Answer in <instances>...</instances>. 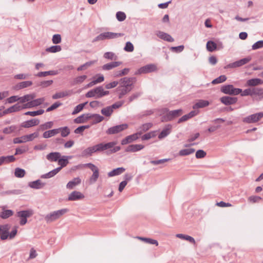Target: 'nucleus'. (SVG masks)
I'll return each instance as SVG.
<instances>
[{"mask_svg": "<svg viewBox=\"0 0 263 263\" xmlns=\"http://www.w3.org/2000/svg\"><path fill=\"white\" fill-rule=\"evenodd\" d=\"M71 156H63L62 157L61 156V157L59 158L58 160V164L60 165V166L58 167V168H60V170L64 167H65L68 163H69L68 159L71 158Z\"/></svg>", "mask_w": 263, "mask_h": 263, "instance_id": "obj_25", "label": "nucleus"}, {"mask_svg": "<svg viewBox=\"0 0 263 263\" xmlns=\"http://www.w3.org/2000/svg\"><path fill=\"white\" fill-rule=\"evenodd\" d=\"M195 151L193 148L181 149L179 151V154L181 156H184L193 154Z\"/></svg>", "mask_w": 263, "mask_h": 263, "instance_id": "obj_45", "label": "nucleus"}, {"mask_svg": "<svg viewBox=\"0 0 263 263\" xmlns=\"http://www.w3.org/2000/svg\"><path fill=\"white\" fill-rule=\"evenodd\" d=\"M17 126L15 125H11L3 128V133L5 134H11L16 131Z\"/></svg>", "mask_w": 263, "mask_h": 263, "instance_id": "obj_39", "label": "nucleus"}, {"mask_svg": "<svg viewBox=\"0 0 263 263\" xmlns=\"http://www.w3.org/2000/svg\"><path fill=\"white\" fill-rule=\"evenodd\" d=\"M69 95V91H61L58 92L54 94L52 96V98L53 99L56 100L60 98H64L65 97L68 96Z\"/></svg>", "mask_w": 263, "mask_h": 263, "instance_id": "obj_40", "label": "nucleus"}, {"mask_svg": "<svg viewBox=\"0 0 263 263\" xmlns=\"http://www.w3.org/2000/svg\"><path fill=\"white\" fill-rule=\"evenodd\" d=\"M263 84V81L258 78H253L247 80L246 85L248 86H256Z\"/></svg>", "mask_w": 263, "mask_h": 263, "instance_id": "obj_26", "label": "nucleus"}, {"mask_svg": "<svg viewBox=\"0 0 263 263\" xmlns=\"http://www.w3.org/2000/svg\"><path fill=\"white\" fill-rule=\"evenodd\" d=\"M7 208V205L0 206V209L2 210V211L0 212V218L3 219H7L12 216L14 214L13 211L12 210H8Z\"/></svg>", "mask_w": 263, "mask_h": 263, "instance_id": "obj_11", "label": "nucleus"}, {"mask_svg": "<svg viewBox=\"0 0 263 263\" xmlns=\"http://www.w3.org/2000/svg\"><path fill=\"white\" fill-rule=\"evenodd\" d=\"M116 143L115 142H109L106 143H100L96 145V149L98 152L104 151L113 147Z\"/></svg>", "mask_w": 263, "mask_h": 263, "instance_id": "obj_12", "label": "nucleus"}, {"mask_svg": "<svg viewBox=\"0 0 263 263\" xmlns=\"http://www.w3.org/2000/svg\"><path fill=\"white\" fill-rule=\"evenodd\" d=\"M172 128V125L171 124L166 125L158 135V138L162 139L167 137L171 133Z\"/></svg>", "mask_w": 263, "mask_h": 263, "instance_id": "obj_19", "label": "nucleus"}, {"mask_svg": "<svg viewBox=\"0 0 263 263\" xmlns=\"http://www.w3.org/2000/svg\"><path fill=\"white\" fill-rule=\"evenodd\" d=\"M10 226L8 224L0 225V238L2 240H6L8 238Z\"/></svg>", "mask_w": 263, "mask_h": 263, "instance_id": "obj_14", "label": "nucleus"}, {"mask_svg": "<svg viewBox=\"0 0 263 263\" xmlns=\"http://www.w3.org/2000/svg\"><path fill=\"white\" fill-rule=\"evenodd\" d=\"M116 18L119 22H122L126 18V14L122 11H118L116 13Z\"/></svg>", "mask_w": 263, "mask_h": 263, "instance_id": "obj_63", "label": "nucleus"}, {"mask_svg": "<svg viewBox=\"0 0 263 263\" xmlns=\"http://www.w3.org/2000/svg\"><path fill=\"white\" fill-rule=\"evenodd\" d=\"M81 182V180L79 177L74 178L67 183L66 187L68 189H72L75 186L80 184Z\"/></svg>", "mask_w": 263, "mask_h": 263, "instance_id": "obj_28", "label": "nucleus"}, {"mask_svg": "<svg viewBox=\"0 0 263 263\" xmlns=\"http://www.w3.org/2000/svg\"><path fill=\"white\" fill-rule=\"evenodd\" d=\"M87 78V76L86 75H83L81 76L77 77L73 80V85H77L78 84L82 83L84 81V80Z\"/></svg>", "mask_w": 263, "mask_h": 263, "instance_id": "obj_60", "label": "nucleus"}, {"mask_svg": "<svg viewBox=\"0 0 263 263\" xmlns=\"http://www.w3.org/2000/svg\"><path fill=\"white\" fill-rule=\"evenodd\" d=\"M32 85V82L31 81H23L20 83H18L14 86V89L15 90H20L25 88H27L29 86H30Z\"/></svg>", "mask_w": 263, "mask_h": 263, "instance_id": "obj_29", "label": "nucleus"}, {"mask_svg": "<svg viewBox=\"0 0 263 263\" xmlns=\"http://www.w3.org/2000/svg\"><path fill=\"white\" fill-rule=\"evenodd\" d=\"M156 136L155 132H151L148 133H146L144 135H143L141 139L142 140H148L152 138L155 137Z\"/></svg>", "mask_w": 263, "mask_h": 263, "instance_id": "obj_61", "label": "nucleus"}, {"mask_svg": "<svg viewBox=\"0 0 263 263\" xmlns=\"http://www.w3.org/2000/svg\"><path fill=\"white\" fill-rule=\"evenodd\" d=\"M168 112L166 115L163 116V121H170L173 120L174 118L180 116L182 113V110L181 109L173 110L168 111L167 108L164 109Z\"/></svg>", "mask_w": 263, "mask_h": 263, "instance_id": "obj_4", "label": "nucleus"}, {"mask_svg": "<svg viewBox=\"0 0 263 263\" xmlns=\"http://www.w3.org/2000/svg\"><path fill=\"white\" fill-rule=\"evenodd\" d=\"M99 176V171H94L93 172L92 175L90 177L89 181L91 183H95L97 179H98Z\"/></svg>", "mask_w": 263, "mask_h": 263, "instance_id": "obj_59", "label": "nucleus"}, {"mask_svg": "<svg viewBox=\"0 0 263 263\" xmlns=\"http://www.w3.org/2000/svg\"><path fill=\"white\" fill-rule=\"evenodd\" d=\"M124 34L121 33H114L112 32H105L99 34L93 39L92 42L105 40L113 39L123 36Z\"/></svg>", "mask_w": 263, "mask_h": 263, "instance_id": "obj_1", "label": "nucleus"}, {"mask_svg": "<svg viewBox=\"0 0 263 263\" xmlns=\"http://www.w3.org/2000/svg\"><path fill=\"white\" fill-rule=\"evenodd\" d=\"M86 98H94L95 99H100L102 96V86L97 87L88 91L86 94Z\"/></svg>", "mask_w": 263, "mask_h": 263, "instance_id": "obj_8", "label": "nucleus"}, {"mask_svg": "<svg viewBox=\"0 0 263 263\" xmlns=\"http://www.w3.org/2000/svg\"><path fill=\"white\" fill-rule=\"evenodd\" d=\"M104 58L109 60H116L117 59V56L115 53L112 52H106L103 55Z\"/></svg>", "mask_w": 263, "mask_h": 263, "instance_id": "obj_50", "label": "nucleus"}, {"mask_svg": "<svg viewBox=\"0 0 263 263\" xmlns=\"http://www.w3.org/2000/svg\"><path fill=\"white\" fill-rule=\"evenodd\" d=\"M35 97V95L34 93L32 94H28L25 95L23 97H20V102L23 103L26 102H29L30 100L34 99Z\"/></svg>", "mask_w": 263, "mask_h": 263, "instance_id": "obj_37", "label": "nucleus"}, {"mask_svg": "<svg viewBox=\"0 0 263 263\" xmlns=\"http://www.w3.org/2000/svg\"><path fill=\"white\" fill-rule=\"evenodd\" d=\"M60 171V168L57 167L56 168L53 169V170L50 171L49 172L41 175V178H43V179L50 178L54 176Z\"/></svg>", "mask_w": 263, "mask_h": 263, "instance_id": "obj_31", "label": "nucleus"}, {"mask_svg": "<svg viewBox=\"0 0 263 263\" xmlns=\"http://www.w3.org/2000/svg\"><path fill=\"white\" fill-rule=\"evenodd\" d=\"M45 185V183H42L40 179L30 182L28 183V186L32 189L36 190L42 189Z\"/></svg>", "mask_w": 263, "mask_h": 263, "instance_id": "obj_20", "label": "nucleus"}, {"mask_svg": "<svg viewBox=\"0 0 263 263\" xmlns=\"http://www.w3.org/2000/svg\"><path fill=\"white\" fill-rule=\"evenodd\" d=\"M137 238L147 243L155 245L157 246L158 245V242L157 240L155 239L142 237H137Z\"/></svg>", "mask_w": 263, "mask_h": 263, "instance_id": "obj_43", "label": "nucleus"}, {"mask_svg": "<svg viewBox=\"0 0 263 263\" xmlns=\"http://www.w3.org/2000/svg\"><path fill=\"white\" fill-rule=\"evenodd\" d=\"M44 112V110L41 109H39V110H36V111H27V112L24 113V115H25L31 116H32V117H35V116H36L42 115Z\"/></svg>", "mask_w": 263, "mask_h": 263, "instance_id": "obj_51", "label": "nucleus"}, {"mask_svg": "<svg viewBox=\"0 0 263 263\" xmlns=\"http://www.w3.org/2000/svg\"><path fill=\"white\" fill-rule=\"evenodd\" d=\"M25 170L23 168L17 167L15 169L14 175L16 177L22 178L25 176Z\"/></svg>", "mask_w": 263, "mask_h": 263, "instance_id": "obj_48", "label": "nucleus"}, {"mask_svg": "<svg viewBox=\"0 0 263 263\" xmlns=\"http://www.w3.org/2000/svg\"><path fill=\"white\" fill-rule=\"evenodd\" d=\"M61 155L59 152H51L46 156L47 159L50 162L58 161Z\"/></svg>", "mask_w": 263, "mask_h": 263, "instance_id": "obj_23", "label": "nucleus"}, {"mask_svg": "<svg viewBox=\"0 0 263 263\" xmlns=\"http://www.w3.org/2000/svg\"><path fill=\"white\" fill-rule=\"evenodd\" d=\"M113 110L111 108L110 106L103 108L101 110V114L106 117L110 116Z\"/></svg>", "mask_w": 263, "mask_h": 263, "instance_id": "obj_49", "label": "nucleus"}, {"mask_svg": "<svg viewBox=\"0 0 263 263\" xmlns=\"http://www.w3.org/2000/svg\"><path fill=\"white\" fill-rule=\"evenodd\" d=\"M39 135V132L36 131L32 134L23 136L21 137V138L23 139L24 142L32 141L34 138L38 137Z\"/></svg>", "mask_w": 263, "mask_h": 263, "instance_id": "obj_24", "label": "nucleus"}, {"mask_svg": "<svg viewBox=\"0 0 263 263\" xmlns=\"http://www.w3.org/2000/svg\"><path fill=\"white\" fill-rule=\"evenodd\" d=\"M253 96H256L259 99L263 98V88L253 87Z\"/></svg>", "mask_w": 263, "mask_h": 263, "instance_id": "obj_38", "label": "nucleus"}, {"mask_svg": "<svg viewBox=\"0 0 263 263\" xmlns=\"http://www.w3.org/2000/svg\"><path fill=\"white\" fill-rule=\"evenodd\" d=\"M53 123L52 121L46 122L40 125V129L42 130H44L52 127Z\"/></svg>", "mask_w": 263, "mask_h": 263, "instance_id": "obj_64", "label": "nucleus"}, {"mask_svg": "<svg viewBox=\"0 0 263 263\" xmlns=\"http://www.w3.org/2000/svg\"><path fill=\"white\" fill-rule=\"evenodd\" d=\"M58 73V71L56 70H49L46 71H41L38 72L35 74L37 77H44L47 76H55Z\"/></svg>", "mask_w": 263, "mask_h": 263, "instance_id": "obj_33", "label": "nucleus"}, {"mask_svg": "<svg viewBox=\"0 0 263 263\" xmlns=\"http://www.w3.org/2000/svg\"><path fill=\"white\" fill-rule=\"evenodd\" d=\"M141 135V132H137L135 134L129 135L121 140L122 145H126L130 143L139 138V136Z\"/></svg>", "mask_w": 263, "mask_h": 263, "instance_id": "obj_13", "label": "nucleus"}, {"mask_svg": "<svg viewBox=\"0 0 263 263\" xmlns=\"http://www.w3.org/2000/svg\"><path fill=\"white\" fill-rule=\"evenodd\" d=\"M128 127L127 124H122L118 125H116L109 128L106 131V133L108 135H113L118 134Z\"/></svg>", "mask_w": 263, "mask_h": 263, "instance_id": "obj_9", "label": "nucleus"}, {"mask_svg": "<svg viewBox=\"0 0 263 263\" xmlns=\"http://www.w3.org/2000/svg\"><path fill=\"white\" fill-rule=\"evenodd\" d=\"M220 100L225 105H230L235 104L237 102L238 99L236 97L224 96L220 98Z\"/></svg>", "mask_w": 263, "mask_h": 263, "instance_id": "obj_15", "label": "nucleus"}, {"mask_svg": "<svg viewBox=\"0 0 263 263\" xmlns=\"http://www.w3.org/2000/svg\"><path fill=\"white\" fill-rule=\"evenodd\" d=\"M207 50L210 52H213L217 49V45L213 41H209L206 45Z\"/></svg>", "mask_w": 263, "mask_h": 263, "instance_id": "obj_44", "label": "nucleus"}, {"mask_svg": "<svg viewBox=\"0 0 263 263\" xmlns=\"http://www.w3.org/2000/svg\"><path fill=\"white\" fill-rule=\"evenodd\" d=\"M125 169L124 167H118L114 169L108 173V176L109 177L119 175L125 171Z\"/></svg>", "mask_w": 263, "mask_h": 263, "instance_id": "obj_32", "label": "nucleus"}, {"mask_svg": "<svg viewBox=\"0 0 263 263\" xmlns=\"http://www.w3.org/2000/svg\"><path fill=\"white\" fill-rule=\"evenodd\" d=\"M157 66L154 64H147L144 66L140 67L135 72V74H141L143 73H148L156 71Z\"/></svg>", "mask_w": 263, "mask_h": 263, "instance_id": "obj_6", "label": "nucleus"}, {"mask_svg": "<svg viewBox=\"0 0 263 263\" xmlns=\"http://www.w3.org/2000/svg\"><path fill=\"white\" fill-rule=\"evenodd\" d=\"M227 78L225 75H221L212 81V84H219L226 81Z\"/></svg>", "mask_w": 263, "mask_h": 263, "instance_id": "obj_52", "label": "nucleus"}, {"mask_svg": "<svg viewBox=\"0 0 263 263\" xmlns=\"http://www.w3.org/2000/svg\"><path fill=\"white\" fill-rule=\"evenodd\" d=\"M62 50V47L60 45H53L50 47L46 48V51L47 52L51 53H56L59 52Z\"/></svg>", "mask_w": 263, "mask_h": 263, "instance_id": "obj_47", "label": "nucleus"}, {"mask_svg": "<svg viewBox=\"0 0 263 263\" xmlns=\"http://www.w3.org/2000/svg\"><path fill=\"white\" fill-rule=\"evenodd\" d=\"M221 92L229 95H238L242 92V89L238 88H235L233 85L228 84L222 85L221 87Z\"/></svg>", "mask_w": 263, "mask_h": 263, "instance_id": "obj_2", "label": "nucleus"}, {"mask_svg": "<svg viewBox=\"0 0 263 263\" xmlns=\"http://www.w3.org/2000/svg\"><path fill=\"white\" fill-rule=\"evenodd\" d=\"M69 211L67 208L62 209L59 210L53 211L56 219L60 218L62 215H64Z\"/></svg>", "mask_w": 263, "mask_h": 263, "instance_id": "obj_46", "label": "nucleus"}, {"mask_svg": "<svg viewBox=\"0 0 263 263\" xmlns=\"http://www.w3.org/2000/svg\"><path fill=\"white\" fill-rule=\"evenodd\" d=\"M58 129H59V133L61 132V136L63 137H66L70 134V129L67 126L61 127Z\"/></svg>", "mask_w": 263, "mask_h": 263, "instance_id": "obj_54", "label": "nucleus"}, {"mask_svg": "<svg viewBox=\"0 0 263 263\" xmlns=\"http://www.w3.org/2000/svg\"><path fill=\"white\" fill-rule=\"evenodd\" d=\"M20 110V105L18 103H16V104H14V105L5 109L3 112L4 115H6V114H8L9 113L17 112Z\"/></svg>", "mask_w": 263, "mask_h": 263, "instance_id": "obj_30", "label": "nucleus"}, {"mask_svg": "<svg viewBox=\"0 0 263 263\" xmlns=\"http://www.w3.org/2000/svg\"><path fill=\"white\" fill-rule=\"evenodd\" d=\"M59 133V129H58V128L53 129L45 132L43 134V137L44 138H49Z\"/></svg>", "mask_w": 263, "mask_h": 263, "instance_id": "obj_35", "label": "nucleus"}, {"mask_svg": "<svg viewBox=\"0 0 263 263\" xmlns=\"http://www.w3.org/2000/svg\"><path fill=\"white\" fill-rule=\"evenodd\" d=\"M45 99L44 98H41L33 100L28 102V105L31 106V107L37 106L42 104Z\"/></svg>", "mask_w": 263, "mask_h": 263, "instance_id": "obj_36", "label": "nucleus"}, {"mask_svg": "<svg viewBox=\"0 0 263 263\" xmlns=\"http://www.w3.org/2000/svg\"><path fill=\"white\" fill-rule=\"evenodd\" d=\"M137 81L135 77H124L120 80L121 87H133V84Z\"/></svg>", "mask_w": 263, "mask_h": 263, "instance_id": "obj_10", "label": "nucleus"}, {"mask_svg": "<svg viewBox=\"0 0 263 263\" xmlns=\"http://www.w3.org/2000/svg\"><path fill=\"white\" fill-rule=\"evenodd\" d=\"M122 88L120 89V87H119L117 89L120 92L119 93V98L121 99L126 95L127 93L129 92L132 89L133 87H121Z\"/></svg>", "mask_w": 263, "mask_h": 263, "instance_id": "obj_34", "label": "nucleus"}, {"mask_svg": "<svg viewBox=\"0 0 263 263\" xmlns=\"http://www.w3.org/2000/svg\"><path fill=\"white\" fill-rule=\"evenodd\" d=\"M262 118L263 112H259L243 118L242 119V121L243 122L248 124L254 123L261 120Z\"/></svg>", "mask_w": 263, "mask_h": 263, "instance_id": "obj_3", "label": "nucleus"}, {"mask_svg": "<svg viewBox=\"0 0 263 263\" xmlns=\"http://www.w3.org/2000/svg\"><path fill=\"white\" fill-rule=\"evenodd\" d=\"M33 214L31 210L21 211L17 212V216L21 218L20 224L24 226L27 222V218L31 216Z\"/></svg>", "mask_w": 263, "mask_h": 263, "instance_id": "obj_5", "label": "nucleus"}, {"mask_svg": "<svg viewBox=\"0 0 263 263\" xmlns=\"http://www.w3.org/2000/svg\"><path fill=\"white\" fill-rule=\"evenodd\" d=\"M152 126H153V124L152 123H146L143 124L139 128V129H140L139 132H141V134H142V132H145L147 131Z\"/></svg>", "mask_w": 263, "mask_h": 263, "instance_id": "obj_53", "label": "nucleus"}, {"mask_svg": "<svg viewBox=\"0 0 263 263\" xmlns=\"http://www.w3.org/2000/svg\"><path fill=\"white\" fill-rule=\"evenodd\" d=\"M144 146L142 144H131L128 145L125 149L126 152H136L142 149Z\"/></svg>", "mask_w": 263, "mask_h": 263, "instance_id": "obj_22", "label": "nucleus"}, {"mask_svg": "<svg viewBox=\"0 0 263 263\" xmlns=\"http://www.w3.org/2000/svg\"><path fill=\"white\" fill-rule=\"evenodd\" d=\"M84 198V195L80 192L74 191L71 192L68 196V200L76 201Z\"/></svg>", "mask_w": 263, "mask_h": 263, "instance_id": "obj_18", "label": "nucleus"}, {"mask_svg": "<svg viewBox=\"0 0 263 263\" xmlns=\"http://www.w3.org/2000/svg\"><path fill=\"white\" fill-rule=\"evenodd\" d=\"M95 62V61H90L87 62L85 63V64L78 67L77 68V70L78 71L83 70L86 69L87 67L90 66L93 64H94Z\"/></svg>", "mask_w": 263, "mask_h": 263, "instance_id": "obj_58", "label": "nucleus"}, {"mask_svg": "<svg viewBox=\"0 0 263 263\" xmlns=\"http://www.w3.org/2000/svg\"><path fill=\"white\" fill-rule=\"evenodd\" d=\"M252 58L250 56L243 58L234 62L230 63L226 66V68H235L237 67H241L247 63H248Z\"/></svg>", "mask_w": 263, "mask_h": 263, "instance_id": "obj_7", "label": "nucleus"}, {"mask_svg": "<svg viewBox=\"0 0 263 263\" xmlns=\"http://www.w3.org/2000/svg\"><path fill=\"white\" fill-rule=\"evenodd\" d=\"M93 153H97L96 145L86 148L83 151V154L85 156H91Z\"/></svg>", "mask_w": 263, "mask_h": 263, "instance_id": "obj_42", "label": "nucleus"}, {"mask_svg": "<svg viewBox=\"0 0 263 263\" xmlns=\"http://www.w3.org/2000/svg\"><path fill=\"white\" fill-rule=\"evenodd\" d=\"M176 237L178 238L182 239L187 240L192 243H194V244L195 243V240L194 238L189 235H184L183 234H178L176 235Z\"/></svg>", "mask_w": 263, "mask_h": 263, "instance_id": "obj_41", "label": "nucleus"}, {"mask_svg": "<svg viewBox=\"0 0 263 263\" xmlns=\"http://www.w3.org/2000/svg\"><path fill=\"white\" fill-rule=\"evenodd\" d=\"M209 104V102L207 100H199L195 104H194L193 108L194 109L203 108L208 106Z\"/></svg>", "mask_w": 263, "mask_h": 263, "instance_id": "obj_27", "label": "nucleus"}, {"mask_svg": "<svg viewBox=\"0 0 263 263\" xmlns=\"http://www.w3.org/2000/svg\"><path fill=\"white\" fill-rule=\"evenodd\" d=\"M40 120L37 119H32L22 123L20 126L24 128H29L39 125Z\"/></svg>", "mask_w": 263, "mask_h": 263, "instance_id": "obj_16", "label": "nucleus"}, {"mask_svg": "<svg viewBox=\"0 0 263 263\" xmlns=\"http://www.w3.org/2000/svg\"><path fill=\"white\" fill-rule=\"evenodd\" d=\"M45 220L47 223H50L56 220L57 219L55 218L54 212H52L48 214H47L45 216Z\"/></svg>", "mask_w": 263, "mask_h": 263, "instance_id": "obj_55", "label": "nucleus"}, {"mask_svg": "<svg viewBox=\"0 0 263 263\" xmlns=\"http://www.w3.org/2000/svg\"><path fill=\"white\" fill-rule=\"evenodd\" d=\"M90 127L89 125L80 126L74 130V133L76 134H82L85 129H88Z\"/></svg>", "mask_w": 263, "mask_h": 263, "instance_id": "obj_57", "label": "nucleus"}, {"mask_svg": "<svg viewBox=\"0 0 263 263\" xmlns=\"http://www.w3.org/2000/svg\"><path fill=\"white\" fill-rule=\"evenodd\" d=\"M122 63L120 61L111 62L103 65L101 68L103 70L108 71L120 66Z\"/></svg>", "mask_w": 263, "mask_h": 263, "instance_id": "obj_17", "label": "nucleus"}, {"mask_svg": "<svg viewBox=\"0 0 263 263\" xmlns=\"http://www.w3.org/2000/svg\"><path fill=\"white\" fill-rule=\"evenodd\" d=\"M87 103V102H86L85 103H81V104H79V105H77L72 114V115H75V114H78V112H80L81 110H82V109H83V108L84 107L85 105Z\"/></svg>", "mask_w": 263, "mask_h": 263, "instance_id": "obj_56", "label": "nucleus"}, {"mask_svg": "<svg viewBox=\"0 0 263 263\" xmlns=\"http://www.w3.org/2000/svg\"><path fill=\"white\" fill-rule=\"evenodd\" d=\"M92 116H93L92 119H94L93 123H95V124L101 122L104 119V118L103 116L100 115L99 114H92Z\"/></svg>", "mask_w": 263, "mask_h": 263, "instance_id": "obj_62", "label": "nucleus"}, {"mask_svg": "<svg viewBox=\"0 0 263 263\" xmlns=\"http://www.w3.org/2000/svg\"><path fill=\"white\" fill-rule=\"evenodd\" d=\"M156 35L161 39L169 42H173L174 41V39L170 34L161 31H157Z\"/></svg>", "mask_w": 263, "mask_h": 263, "instance_id": "obj_21", "label": "nucleus"}]
</instances>
